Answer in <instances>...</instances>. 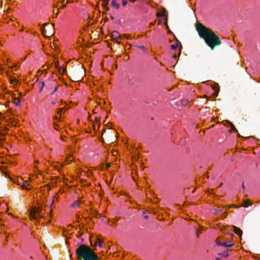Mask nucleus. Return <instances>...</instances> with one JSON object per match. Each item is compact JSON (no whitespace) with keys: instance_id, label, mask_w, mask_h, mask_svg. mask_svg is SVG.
I'll return each mask as SVG.
<instances>
[{"instance_id":"f257e3e1","label":"nucleus","mask_w":260,"mask_h":260,"mask_svg":"<svg viewBox=\"0 0 260 260\" xmlns=\"http://www.w3.org/2000/svg\"><path fill=\"white\" fill-rule=\"evenodd\" d=\"M196 29L199 36L204 40L207 45L212 50L215 46L221 44V41L218 36L202 24L197 23Z\"/></svg>"},{"instance_id":"f03ea898","label":"nucleus","mask_w":260,"mask_h":260,"mask_svg":"<svg viewBox=\"0 0 260 260\" xmlns=\"http://www.w3.org/2000/svg\"><path fill=\"white\" fill-rule=\"evenodd\" d=\"M79 260H99L98 256L88 246L82 244L76 251Z\"/></svg>"},{"instance_id":"7ed1b4c3","label":"nucleus","mask_w":260,"mask_h":260,"mask_svg":"<svg viewBox=\"0 0 260 260\" xmlns=\"http://www.w3.org/2000/svg\"><path fill=\"white\" fill-rule=\"evenodd\" d=\"M46 89L50 94H53L57 90V85L55 81L51 79L45 82Z\"/></svg>"},{"instance_id":"20e7f679","label":"nucleus","mask_w":260,"mask_h":260,"mask_svg":"<svg viewBox=\"0 0 260 260\" xmlns=\"http://www.w3.org/2000/svg\"><path fill=\"white\" fill-rule=\"evenodd\" d=\"M42 213L39 208H33L29 214L31 219L37 220L39 218L42 217Z\"/></svg>"},{"instance_id":"39448f33","label":"nucleus","mask_w":260,"mask_h":260,"mask_svg":"<svg viewBox=\"0 0 260 260\" xmlns=\"http://www.w3.org/2000/svg\"><path fill=\"white\" fill-rule=\"evenodd\" d=\"M72 161V157L71 155L67 156L66 158L65 161L60 165H54L53 167L55 169L59 170L60 168L64 165H68Z\"/></svg>"},{"instance_id":"423d86ee","label":"nucleus","mask_w":260,"mask_h":260,"mask_svg":"<svg viewBox=\"0 0 260 260\" xmlns=\"http://www.w3.org/2000/svg\"><path fill=\"white\" fill-rule=\"evenodd\" d=\"M21 182L18 181V185H20L22 189L26 190H30V188L29 187V184L28 183V181H23L22 179H21Z\"/></svg>"},{"instance_id":"0eeeda50","label":"nucleus","mask_w":260,"mask_h":260,"mask_svg":"<svg viewBox=\"0 0 260 260\" xmlns=\"http://www.w3.org/2000/svg\"><path fill=\"white\" fill-rule=\"evenodd\" d=\"M216 243H217V245H218L223 246L225 247H231L233 245V244L232 243H231V241H226L225 242H221L217 241L216 242Z\"/></svg>"},{"instance_id":"6e6552de","label":"nucleus","mask_w":260,"mask_h":260,"mask_svg":"<svg viewBox=\"0 0 260 260\" xmlns=\"http://www.w3.org/2000/svg\"><path fill=\"white\" fill-rule=\"evenodd\" d=\"M16 94H13V102L14 104L16 106H20L21 105V100L19 98H17L15 96Z\"/></svg>"},{"instance_id":"1a4fd4ad","label":"nucleus","mask_w":260,"mask_h":260,"mask_svg":"<svg viewBox=\"0 0 260 260\" xmlns=\"http://www.w3.org/2000/svg\"><path fill=\"white\" fill-rule=\"evenodd\" d=\"M91 244L93 246H99L100 247H102V242L100 240L99 238H96L95 242H94V245H92V242L91 241Z\"/></svg>"},{"instance_id":"9d476101","label":"nucleus","mask_w":260,"mask_h":260,"mask_svg":"<svg viewBox=\"0 0 260 260\" xmlns=\"http://www.w3.org/2000/svg\"><path fill=\"white\" fill-rule=\"evenodd\" d=\"M119 36V32L117 31L114 30L113 31L111 34V38L114 40V39L118 38Z\"/></svg>"},{"instance_id":"9b49d317","label":"nucleus","mask_w":260,"mask_h":260,"mask_svg":"<svg viewBox=\"0 0 260 260\" xmlns=\"http://www.w3.org/2000/svg\"><path fill=\"white\" fill-rule=\"evenodd\" d=\"M234 229V232L235 233L239 235V236L241 237L242 236V230H241L239 228H237L235 226H233Z\"/></svg>"},{"instance_id":"f8f14e48","label":"nucleus","mask_w":260,"mask_h":260,"mask_svg":"<svg viewBox=\"0 0 260 260\" xmlns=\"http://www.w3.org/2000/svg\"><path fill=\"white\" fill-rule=\"evenodd\" d=\"M39 164V161L37 160H36L34 161V167L35 170L34 171L35 172H38L39 174H40V171L38 169L37 165Z\"/></svg>"},{"instance_id":"ddd939ff","label":"nucleus","mask_w":260,"mask_h":260,"mask_svg":"<svg viewBox=\"0 0 260 260\" xmlns=\"http://www.w3.org/2000/svg\"><path fill=\"white\" fill-rule=\"evenodd\" d=\"M38 85L40 89V91L41 92L44 87H45V83L43 81H40L38 83Z\"/></svg>"},{"instance_id":"4468645a","label":"nucleus","mask_w":260,"mask_h":260,"mask_svg":"<svg viewBox=\"0 0 260 260\" xmlns=\"http://www.w3.org/2000/svg\"><path fill=\"white\" fill-rule=\"evenodd\" d=\"M111 5L115 9H118L119 8V5L117 4L116 1L115 0L112 1L111 2Z\"/></svg>"},{"instance_id":"2eb2a0df","label":"nucleus","mask_w":260,"mask_h":260,"mask_svg":"<svg viewBox=\"0 0 260 260\" xmlns=\"http://www.w3.org/2000/svg\"><path fill=\"white\" fill-rule=\"evenodd\" d=\"M80 203V202L79 200H76L71 205V207L73 208H76L79 206Z\"/></svg>"},{"instance_id":"dca6fc26","label":"nucleus","mask_w":260,"mask_h":260,"mask_svg":"<svg viewBox=\"0 0 260 260\" xmlns=\"http://www.w3.org/2000/svg\"><path fill=\"white\" fill-rule=\"evenodd\" d=\"M249 203H250V201L249 200H246L244 201V204H243V206H244V207H248L249 205H251Z\"/></svg>"},{"instance_id":"f3484780","label":"nucleus","mask_w":260,"mask_h":260,"mask_svg":"<svg viewBox=\"0 0 260 260\" xmlns=\"http://www.w3.org/2000/svg\"><path fill=\"white\" fill-rule=\"evenodd\" d=\"M228 123L231 126V131H236V132H237V130L236 129L234 125L232 123H231L230 121H228Z\"/></svg>"},{"instance_id":"a211bd4d","label":"nucleus","mask_w":260,"mask_h":260,"mask_svg":"<svg viewBox=\"0 0 260 260\" xmlns=\"http://www.w3.org/2000/svg\"><path fill=\"white\" fill-rule=\"evenodd\" d=\"M65 110H66L64 108H58L57 111V114L60 115L62 113V112H64Z\"/></svg>"},{"instance_id":"6ab92c4d","label":"nucleus","mask_w":260,"mask_h":260,"mask_svg":"<svg viewBox=\"0 0 260 260\" xmlns=\"http://www.w3.org/2000/svg\"><path fill=\"white\" fill-rule=\"evenodd\" d=\"M122 36H119V37H118V38H116V39H114V40L115 41V42H116L117 43H120V41L122 40Z\"/></svg>"},{"instance_id":"aec40b11","label":"nucleus","mask_w":260,"mask_h":260,"mask_svg":"<svg viewBox=\"0 0 260 260\" xmlns=\"http://www.w3.org/2000/svg\"><path fill=\"white\" fill-rule=\"evenodd\" d=\"M188 101L186 100H183L181 101V104L183 106H186L188 104Z\"/></svg>"},{"instance_id":"412c9836","label":"nucleus","mask_w":260,"mask_h":260,"mask_svg":"<svg viewBox=\"0 0 260 260\" xmlns=\"http://www.w3.org/2000/svg\"><path fill=\"white\" fill-rule=\"evenodd\" d=\"M178 44H177V43H176V44H172V45H171V48H172V49H176L177 48H178Z\"/></svg>"},{"instance_id":"4be33fe9","label":"nucleus","mask_w":260,"mask_h":260,"mask_svg":"<svg viewBox=\"0 0 260 260\" xmlns=\"http://www.w3.org/2000/svg\"><path fill=\"white\" fill-rule=\"evenodd\" d=\"M127 4V0H122V4L123 6H125Z\"/></svg>"},{"instance_id":"5701e85b","label":"nucleus","mask_w":260,"mask_h":260,"mask_svg":"<svg viewBox=\"0 0 260 260\" xmlns=\"http://www.w3.org/2000/svg\"><path fill=\"white\" fill-rule=\"evenodd\" d=\"M156 15H157V16H158V17L160 16H165V12H162L161 14H160V13H157L156 14Z\"/></svg>"},{"instance_id":"b1692460","label":"nucleus","mask_w":260,"mask_h":260,"mask_svg":"<svg viewBox=\"0 0 260 260\" xmlns=\"http://www.w3.org/2000/svg\"><path fill=\"white\" fill-rule=\"evenodd\" d=\"M35 175H32L31 176H30L29 178V180L31 182V181H32L34 180V178L35 177Z\"/></svg>"},{"instance_id":"393cba45","label":"nucleus","mask_w":260,"mask_h":260,"mask_svg":"<svg viewBox=\"0 0 260 260\" xmlns=\"http://www.w3.org/2000/svg\"><path fill=\"white\" fill-rule=\"evenodd\" d=\"M124 37H125V38H126L127 39H129V36L128 35H127V34H124Z\"/></svg>"},{"instance_id":"a878e982","label":"nucleus","mask_w":260,"mask_h":260,"mask_svg":"<svg viewBox=\"0 0 260 260\" xmlns=\"http://www.w3.org/2000/svg\"><path fill=\"white\" fill-rule=\"evenodd\" d=\"M51 104H52V105H55V104L56 102H51Z\"/></svg>"},{"instance_id":"bb28decb","label":"nucleus","mask_w":260,"mask_h":260,"mask_svg":"<svg viewBox=\"0 0 260 260\" xmlns=\"http://www.w3.org/2000/svg\"><path fill=\"white\" fill-rule=\"evenodd\" d=\"M144 218H145V219H147L148 218V215H145V216H144Z\"/></svg>"},{"instance_id":"cd10ccee","label":"nucleus","mask_w":260,"mask_h":260,"mask_svg":"<svg viewBox=\"0 0 260 260\" xmlns=\"http://www.w3.org/2000/svg\"><path fill=\"white\" fill-rule=\"evenodd\" d=\"M242 188H243V189L245 188L244 183H243V184H242Z\"/></svg>"},{"instance_id":"c85d7f7f","label":"nucleus","mask_w":260,"mask_h":260,"mask_svg":"<svg viewBox=\"0 0 260 260\" xmlns=\"http://www.w3.org/2000/svg\"><path fill=\"white\" fill-rule=\"evenodd\" d=\"M220 211H221V209H218L217 212H220Z\"/></svg>"},{"instance_id":"c756f323","label":"nucleus","mask_w":260,"mask_h":260,"mask_svg":"<svg viewBox=\"0 0 260 260\" xmlns=\"http://www.w3.org/2000/svg\"><path fill=\"white\" fill-rule=\"evenodd\" d=\"M173 57L175 58H176L177 55H173Z\"/></svg>"},{"instance_id":"7c9ffc66","label":"nucleus","mask_w":260,"mask_h":260,"mask_svg":"<svg viewBox=\"0 0 260 260\" xmlns=\"http://www.w3.org/2000/svg\"><path fill=\"white\" fill-rule=\"evenodd\" d=\"M107 165L108 167H109L110 166V164H108Z\"/></svg>"},{"instance_id":"2f4dec72","label":"nucleus","mask_w":260,"mask_h":260,"mask_svg":"<svg viewBox=\"0 0 260 260\" xmlns=\"http://www.w3.org/2000/svg\"><path fill=\"white\" fill-rule=\"evenodd\" d=\"M228 253H226V254L225 253V254L223 255V256H228Z\"/></svg>"},{"instance_id":"473e14b6","label":"nucleus","mask_w":260,"mask_h":260,"mask_svg":"<svg viewBox=\"0 0 260 260\" xmlns=\"http://www.w3.org/2000/svg\"><path fill=\"white\" fill-rule=\"evenodd\" d=\"M19 95H20V96H21V95H22V93H20V92H19Z\"/></svg>"},{"instance_id":"72a5a7b5","label":"nucleus","mask_w":260,"mask_h":260,"mask_svg":"<svg viewBox=\"0 0 260 260\" xmlns=\"http://www.w3.org/2000/svg\"><path fill=\"white\" fill-rule=\"evenodd\" d=\"M197 235L198 236H199V234H198V232L197 231Z\"/></svg>"}]
</instances>
